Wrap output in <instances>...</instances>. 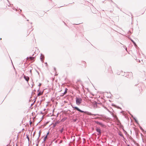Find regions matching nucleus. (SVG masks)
<instances>
[{
    "label": "nucleus",
    "mask_w": 146,
    "mask_h": 146,
    "mask_svg": "<svg viewBox=\"0 0 146 146\" xmlns=\"http://www.w3.org/2000/svg\"><path fill=\"white\" fill-rule=\"evenodd\" d=\"M71 106H72V107L73 108H75V109H76V110H77V111H79L80 112H81V113H86V114H88V115H94V116H96V115H98V116H103V115H99V114H92L90 112H88V111H82V110H80L78 107H76V106L75 107H74V106H73L72 105H71Z\"/></svg>",
    "instance_id": "nucleus-1"
},
{
    "label": "nucleus",
    "mask_w": 146,
    "mask_h": 146,
    "mask_svg": "<svg viewBox=\"0 0 146 146\" xmlns=\"http://www.w3.org/2000/svg\"><path fill=\"white\" fill-rule=\"evenodd\" d=\"M82 101V98H78L76 97V104L78 105H79L81 103Z\"/></svg>",
    "instance_id": "nucleus-2"
},
{
    "label": "nucleus",
    "mask_w": 146,
    "mask_h": 146,
    "mask_svg": "<svg viewBox=\"0 0 146 146\" xmlns=\"http://www.w3.org/2000/svg\"><path fill=\"white\" fill-rule=\"evenodd\" d=\"M95 122L96 123L101 125L102 127H105V125H104L102 123L99 122L97 121H95Z\"/></svg>",
    "instance_id": "nucleus-3"
},
{
    "label": "nucleus",
    "mask_w": 146,
    "mask_h": 146,
    "mask_svg": "<svg viewBox=\"0 0 146 146\" xmlns=\"http://www.w3.org/2000/svg\"><path fill=\"white\" fill-rule=\"evenodd\" d=\"M96 131L98 133V135H100L101 134V130L99 128H96Z\"/></svg>",
    "instance_id": "nucleus-4"
},
{
    "label": "nucleus",
    "mask_w": 146,
    "mask_h": 146,
    "mask_svg": "<svg viewBox=\"0 0 146 146\" xmlns=\"http://www.w3.org/2000/svg\"><path fill=\"white\" fill-rule=\"evenodd\" d=\"M24 78L27 82H28L29 79V77L24 75Z\"/></svg>",
    "instance_id": "nucleus-5"
},
{
    "label": "nucleus",
    "mask_w": 146,
    "mask_h": 146,
    "mask_svg": "<svg viewBox=\"0 0 146 146\" xmlns=\"http://www.w3.org/2000/svg\"><path fill=\"white\" fill-rule=\"evenodd\" d=\"M34 57L30 56L29 57H27V60H28L29 59L31 60H33L34 59Z\"/></svg>",
    "instance_id": "nucleus-6"
},
{
    "label": "nucleus",
    "mask_w": 146,
    "mask_h": 146,
    "mask_svg": "<svg viewBox=\"0 0 146 146\" xmlns=\"http://www.w3.org/2000/svg\"><path fill=\"white\" fill-rule=\"evenodd\" d=\"M42 93L41 92H39L37 94L38 96H40L42 95Z\"/></svg>",
    "instance_id": "nucleus-7"
},
{
    "label": "nucleus",
    "mask_w": 146,
    "mask_h": 146,
    "mask_svg": "<svg viewBox=\"0 0 146 146\" xmlns=\"http://www.w3.org/2000/svg\"><path fill=\"white\" fill-rule=\"evenodd\" d=\"M47 137V135H46L44 139V141H45Z\"/></svg>",
    "instance_id": "nucleus-8"
},
{
    "label": "nucleus",
    "mask_w": 146,
    "mask_h": 146,
    "mask_svg": "<svg viewBox=\"0 0 146 146\" xmlns=\"http://www.w3.org/2000/svg\"><path fill=\"white\" fill-rule=\"evenodd\" d=\"M67 92V91L66 90L64 92V93H63L62 94V95H61V96H63V95L66 93Z\"/></svg>",
    "instance_id": "nucleus-9"
},
{
    "label": "nucleus",
    "mask_w": 146,
    "mask_h": 146,
    "mask_svg": "<svg viewBox=\"0 0 146 146\" xmlns=\"http://www.w3.org/2000/svg\"><path fill=\"white\" fill-rule=\"evenodd\" d=\"M42 54H41V55L40 57V59L42 61H43V60H42Z\"/></svg>",
    "instance_id": "nucleus-10"
},
{
    "label": "nucleus",
    "mask_w": 146,
    "mask_h": 146,
    "mask_svg": "<svg viewBox=\"0 0 146 146\" xmlns=\"http://www.w3.org/2000/svg\"><path fill=\"white\" fill-rule=\"evenodd\" d=\"M27 138L28 139V141H29V137H28V136L27 135Z\"/></svg>",
    "instance_id": "nucleus-11"
},
{
    "label": "nucleus",
    "mask_w": 146,
    "mask_h": 146,
    "mask_svg": "<svg viewBox=\"0 0 146 146\" xmlns=\"http://www.w3.org/2000/svg\"><path fill=\"white\" fill-rule=\"evenodd\" d=\"M134 119L135 120V121L136 122V123H137V120L135 118H134Z\"/></svg>",
    "instance_id": "nucleus-12"
},
{
    "label": "nucleus",
    "mask_w": 146,
    "mask_h": 146,
    "mask_svg": "<svg viewBox=\"0 0 146 146\" xmlns=\"http://www.w3.org/2000/svg\"><path fill=\"white\" fill-rule=\"evenodd\" d=\"M119 135L121 137H123V135H122V134H121V133H120V134H119Z\"/></svg>",
    "instance_id": "nucleus-13"
},
{
    "label": "nucleus",
    "mask_w": 146,
    "mask_h": 146,
    "mask_svg": "<svg viewBox=\"0 0 146 146\" xmlns=\"http://www.w3.org/2000/svg\"><path fill=\"white\" fill-rule=\"evenodd\" d=\"M131 41L133 42V43H135V42H134L133 40H131Z\"/></svg>",
    "instance_id": "nucleus-14"
},
{
    "label": "nucleus",
    "mask_w": 146,
    "mask_h": 146,
    "mask_svg": "<svg viewBox=\"0 0 146 146\" xmlns=\"http://www.w3.org/2000/svg\"><path fill=\"white\" fill-rule=\"evenodd\" d=\"M63 128H62V129H61V132H62V131H63Z\"/></svg>",
    "instance_id": "nucleus-15"
},
{
    "label": "nucleus",
    "mask_w": 146,
    "mask_h": 146,
    "mask_svg": "<svg viewBox=\"0 0 146 146\" xmlns=\"http://www.w3.org/2000/svg\"><path fill=\"white\" fill-rule=\"evenodd\" d=\"M41 85V84L40 83V84H39V85H38V86H40Z\"/></svg>",
    "instance_id": "nucleus-16"
},
{
    "label": "nucleus",
    "mask_w": 146,
    "mask_h": 146,
    "mask_svg": "<svg viewBox=\"0 0 146 146\" xmlns=\"http://www.w3.org/2000/svg\"><path fill=\"white\" fill-rule=\"evenodd\" d=\"M100 117H97L95 118V119H98V118H99Z\"/></svg>",
    "instance_id": "nucleus-17"
},
{
    "label": "nucleus",
    "mask_w": 146,
    "mask_h": 146,
    "mask_svg": "<svg viewBox=\"0 0 146 146\" xmlns=\"http://www.w3.org/2000/svg\"><path fill=\"white\" fill-rule=\"evenodd\" d=\"M49 133V132L47 133L46 135L47 136V135Z\"/></svg>",
    "instance_id": "nucleus-18"
},
{
    "label": "nucleus",
    "mask_w": 146,
    "mask_h": 146,
    "mask_svg": "<svg viewBox=\"0 0 146 146\" xmlns=\"http://www.w3.org/2000/svg\"><path fill=\"white\" fill-rule=\"evenodd\" d=\"M133 44H134V45L135 46L136 45V43H135H135H133Z\"/></svg>",
    "instance_id": "nucleus-19"
},
{
    "label": "nucleus",
    "mask_w": 146,
    "mask_h": 146,
    "mask_svg": "<svg viewBox=\"0 0 146 146\" xmlns=\"http://www.w3.org/2000/svg\"><path fill=\"white\" fill-rule=\"evenodd\" d=\"M125 50H126L127 51V48L126 47V48H125Z\"/></svg>",
    "instance_id": "nucleus-20"
},
{
    "label": "nucleus",
    "mask_w": 146,
    "mask_h": 146,
    "mask_svg": "<svg viewBox=\"0 0 146 146\" xmlns=\"http://www.w3.org/2000/svg\"><path fill=\"white\" fill-rule=\"evenodd\" d=\"M140 129H141V130H142V129H142V128H141V127H140Z\"/></svg>",
    "instance_id": "nucleus-21"
},
{
    "label": "nucleus",
    "mask_w": 146,
    "mask_h": 146,
    "mask_svg": "<svg viewBox=\"0 0 146 146\" xmlns=\"http://www.w3.org/2000/svg\"><path fill=\"white\" fill-rule=\"evenodd\" d=\"M39 89H40V88H39L38 90V91H39Z\"/></svg>",
    "instance_id": "nucleus-22"
},
{
    "label": "nucleus",
    "mask_w": 146,
    "mask_h": 146,
    "mask_svg": "<svg viewBox=\"0 0 146 146\" xmlns=\"http://www.w3.org/2000/svg\"><path fill=\"white\" fill-rule=\"evenodd\" d=\"M54 70H55L56 68H54Z\"/></svg>",
    "instance_id": "nucleus-23"
},
{
    "label": "nucleus",
    "mask_w": 146,
    "mask_h": 146,
    "mask_svg": "<svg viewBox=\"0 0 146 146\" xmlns=\"http://www.w3.org/2000/svg\"><path fill=\"white\" fill-rule=\"evenodd\" d=\"M30 72H31V70H30Z\"/></svg>",
    "instance_id": "nucleus-24"
},
{
    "label": "nucleus",
    "mask_w": 146,
    "mask_h": 146,
    "mask_svg": "<svg viewBox=\"0 0 146 146\" xmlns=\"http://www.w3.org/2000/svg\"><path fill=\"white\" fill-rule=\"evenodd\" d=\"M38 144H36V146H38Z\"/></svg>",
    "instance_id": "nucleus-25"
},
{
    "label": "nucleus",
    "mask_w": 146,
    "mask_h": 146,
    "mask_svg": "<svg viewBox=\"0 0 146 146\" xmlns=\"http://www.w3.org/2000/svg\"><path fill=\"white\" fill-rule=\"evenodd\" d=\"M128 146H130V145H128Z\"/></svg>",
    "instance_id": "nucleus-26"
}]
</instances>
